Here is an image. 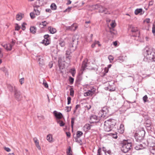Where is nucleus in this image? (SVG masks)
<instances>
[{"mask_svg":"<svg viewBox=\"0 0 155 155\" xmlns=\"http://www.w3.org/2000/svg\"><path fill=\"white\" fill-rule=\"evenodd\" d=\"M145 59H146L147 61H155V53L152 52L151 49H145L144 53Z\"/></svg>","mask_w":155,"mask_h":155,"instance_id":"1","label":"nucleus"},{"mask_svg":"<svg viewBox=\"0 0 155 155\" xmlns=\"http://www.w3.org/2000/svg\"><path fill=\"white\" fill-rule=\"evenodd\" d=\"M132 144L130 140H124L123 141L121 150L124 153L127 152L132 147Z\"/></svg>","mask_w":155,"mask_h":155,"instance_id":"2","label":"nucleus"},{"mask_svg":"<svg viewBox=\"0 0 155 155\" xmlns=\"http://www.w3.org/2000/svg\"><path fill=\"white\" fill-rule=\"evenodd\" d=\"M145 134V131L143 130L139 131L136 133L135 134V137L136 141L140 142L143 140Z\"/></svg>","mask_w":155,"mask_h":155,"instance_id":"3","label":"nucleus"},{"mask_svg":"<svg viewBox=\"0 0 155 155\" xmlns=\"http://www.w3.org/2000/svg\"><path fill=\"white\" fill-rule=\"evenodd\" d=\"M78 36L76 35V36H74L73 38V43L75 42V45H73L74 44L73 43L72 45V44L70 45L69 46V48L70 50H71L72 51H74L75 49H76V45L77 44V42H78Z\"/></svg>","mask_w":155,"mask_h":155,"instance_id":"4","label":"nucleus"},{"mask_svg":"<svg viewBox=\"0 0 155 155\" xmlns=\"http://www.w3.org/2000/svg\"><path fill=\"white\" fill-rule=\"evenodd\" d=\"M108 108L107 106L104 107L99 113V117L104 118L108 113Z\"/></svg>","mask_w":155,"mask_h":155,"instance_id":"5","label":"nucleus"},{"mask_svg":"<svg viewBox=\"0 0 155 155\" xmlns=\"http://www.w3.org/2000/svg\"><path fill=\"white\" fill-rule=\"evenodd\" d=\"M8 88L9 90L11 92L13 91L16 96H20V92L17 91L15 87L9 84L8 85Z\"/></svg>","mask_w":155,"mask_h":155,"instance_id":"6","label":"nucleus"},{"mask_svg":"<svg viewBox=\"0 0 155 155\" xmlns=\"http://www.w3.org/2000/svg\"><path fill=\"white\" fill-rule=\"evenodd\" d=\"M96 91V89L93 87H91L90 90H88L87 92L84 93V96H92L95 93Z\"/></svg>","mask_w":155,"mask_h":155,"instance_id":"7","label":"nucleus"},{"mask_svg":"<svg viewBox=\"0 0 155 155\" xmlns=\"http://www.w3.org/2000/svg\"><path fill=\"white\" fill-rule=\"evenodd\" d=\"M109 122L108 121H105L104 125V129L106 131L109 132L111 130L112 127L109 125Z\"/></svg>","mask_w":155,"mask_h":155,"instance_id":"8","label":"nucleus"},{"mask_svg":"<svg viewBox=\"0 0 155 155\" xmlns=\"http://www.w3.org/2000/svg\"><path fill=\"white\" fill-rule=\"evenodd\" d=\"M14 44L12 42L10 44H2V46L7 51H10L12 50V46Z\"/></svg>","mask_w":155,"mask_h":155,"instance_id":"9","label":"nucleus"},{"mask_svg":"<svg viewBox=\"0 0 155 155\" xmlns=\"http://www.w3.org/2000/svg\"><path fill=\"white\" fill-rule=\"evenodd\" d=\"M90 122L91 123H96L98 122L99 120L98 119L97 117L95 115H91L90 117Z\"/></svg>","mask_w":155,"mask_h":155,"instance_id":"10","label":"nucleus"},{"mask_svg":"<svg viewBox=\"0 0 155 155\" xmlns=\"http://www.w3.org/2000/svg\"><path fill=\"white\" fill-rule=\"evenodd\" d=\"M73 51H72L71 50L69 49L68 50L66 51L65 53L66 58L68 60V62L70 61V60L71 58V56H70V54Z\"/></svg>","mask_w":155,"mask_h":155,"instance_id":"11","label":"nucleus"},{"mask_svg":"<svg viewBox=\"0 0 155 155\" xmlns=\"http://www.w3.org/2000/svg\"><path fill=\"white\" fill-rule=\"evenodd\" d=\"M106 121H108L109 123V125L112 127L115 126L117 122V121L113 119H110Z\"/></svg>","mask_w":155,"mask_h":155,"instance_id":"12","label":"nucleus"},{"mask_svg":"<svg viewBox=\"0 0 155 155\" xmlns=\"http://www.w3.org/2000/svg\"><path fill=\"white\" fill-rule=\"evenodd\" d=\"M53 114L57 119H60L62 117V115L61 113L60 112H58L56 111H54Z\"/></svg>","mask_w":155,"mask_h":155,"instance_id":"13","label":"nucleus"},{"mask_svg":"<svg viewBox=\"0 0 155 155\" xmlns=\"http://www.w3.org/2000/svg\"><path fill=\"white\" fill-rule=\"evenodd\" d=\"M34 11L35 15H40L41 11V8L40 7H34Z\"/></svg>","mask_w":155,"mask_h":155,"instance_id":"14","label":"nucleus"},{"mask_svg":"<svg viewBox=\"0 0 155 155\" xmlns=\"http://www.w3.org/2000/svg\"><path fill=\"white\" fill-rule=\"evenodd\" d=\"M129 29L132 33L136 32L138 31L137 27H134L132 25H130L129 26Z\"/></svg>","mask_w":155,"mask_h":155,"instance_id":"15","label":"nucleus"},{"mask_svg":"<svg viewBox=\"0 0 155 155\" xmlns=\"http://www.w3.org/2000/svg\"><path fill=\"white\" fill-rule=\"evenodd\" d=\"M37 59L39 61V63L40 66L43 65L44 64L43 60L41 58L40 56H38L37 57Z\"/></svg>","mask_w":155,"mask_h":155,"instance_id":"16","label":"nucleus"},{"mask_svg":"<svg viewBox=\"0 0 155 155\" xmlns=\"http://www.w3.org/2000/svg\"><path fill=\"white\" fill-rule=\"evenodd\" d=\"M148 146L150 148V146H155L154 143L153 142H152V139L149 138L147 140Z\"/></svg>","mask_w":155,"mask_h":155,"instance_id":"17","label":"nucleus"},{"mask_svg":"<svg viewBox=\"0 0 155 155\" xmlns=\"http://www.w3.org/2000/svg\"><path fill=\"white\" fill-rule=\"evenodd\" d=\"M148 146L150 148V146H155L154 143L153 142H152V139L149 138L147 140Z\"/></svg>","mask_w":155,"mask_h":155,"instance_id":"18","label":"nucleus"},{"mask_svg":"<svg viewBox=\"0 0 155 155\" xmlns=\"http://www.w3.org/2000/svg\"><path fill=\"white\" fill-rule=\"evenodd\" d=\"M24 17V14L19 13H18L16 15V19L18 21L21 20Z\"/></svg>","mask_w":155,"mask_h":155,"instance_id":"19","label":"nucleus"},{"mask_svg":"<svg viewBox=\"0 0 155 155\" xmlns=\"http://www.w3.org/2000/svg\"><path fill=\"white\" fill-rule=\"evenodd\" d=\"M91 126L90 124H86L83 127L84 130L85 131H87L91 129Z\"/></svg>","mask_w":155,"mask_h":155,"instance_id":"20","label":"nucleus"},{"mask_svg":"<svg viewBox=\"0 0 155 155\" xmlns=\"http://www.w3.org/2000/svg\"><path fill=\"white\" fill-rule=\"evenodd\" d=\"M146 147L145 146H143V145L142 144H140V145H137L135 147V149L137 150H141L145 148Z\"/></svg>","mask_w":155,"mask_h":155,"instance_id":"21","label":"nucleus"},{"mask_svg":"<svg viewBox=\"0 0 155 155\" xmlns=\"http://www.w3.org/2000/svg\"><path fill=\"white\" fill-rule=\"evenodd\" d=\"M124 130V125L123 124H121L119 128L118 129V131L120 133H123Z\"/></svg>","mask_w":155,"mask_h":155,"instance_id":"22","label":"nucleus"},{"mask_svg":"<svg viewBox=\"0 0 155 155\" xmlns=\"http://www.w3.org/2000/svg\"><path fill=\"white\" fill-rule=\"evenodd\" d=\"M87 64L86 61L83 62L81 69V71H82V72L85 69V68L87 67Z\"/></svg>","mask_w":155,"mask_h":155,"instance_id":"23","label":"nucleus"},{"mask_svg":"<svg viewBox=\"0 0 155 155\" xmlns=\"http://www.w3.org/2000/svg\"><path fill=\"white\" fill-rule=\"evenodd\" d=\"M78 26L76 24H74L70 27V29L72 31H74L77 28Z\"/></svg>","mask_w":155,"mask_h":155,"instance_id":"24","label":"nucleus"},{"mask_svg":"<svg viewBox=\"0 0 155 155\" xmlns=\"http://www.w3.org/2000/svg\"><path fill=\"white\" fill-rule=\"evenodd\" d=\"M48 29L50 33L51 34H54L56 32V30L55 28L51 27H49Z\"/></svg>","mask_w":155,"mask_h":155,"instance_id":"25","label":"nucleus"},{"mask_svg":"<svg viewBox=\"0 0 155 155\" xmlns=\"http://www.w3.org/2000/svg\"><path fill=\"white\" fill-rule=\"evenodd\" d=\"M47 140L50 142H53L52 140V136L51 134H48L47 136Z\"/></svg>","mask_w":155,"mask_h":155,"instance_id":"26","label":"nucleus"},{"mask_svg":"<svg viewBox=\"0 0 155 155\" xmlns=\"http://www.w3.org/2000/svg\"><path fill=\"white\" fill-rule=\"evenodd\" d=\"M33 7H38L39 6V1L38 0H36L34 3L32 4Z\"/></svg>","mask_w":155,"mask_h":155,"instance_id":"27","label":"nucleus"},{"mask_svg":"<svg viewBox=\"0 0 155 155\" xmlns=\"http://www.w3.org/2000/svg\"><path fill=\"white\" fill-rule=\"evenodd\" d=\"M30 30L31 32L33 34H35L36 31V28L35 26L31 27L30 28Z\"/></svg>","mask_w":155,"mask_h":155,"instance_id":"28","label":"nucleus"},{"mask_svg":"<svg viewBox=\"0 0 155 155\" xmlns=\"http://www.w3.org/2000/svg\"><path fill=\"white\" fill-rule=\"evenodd\" d=\"M149 149L151 153H152L153 155H155V146H150Z\"/></svg>","mask_w":155,"mask_h":155,"instance_id":"29","label":"nucleus"},{"mask_svg":"<svg viewBox=\"0 0 155 155\" xmlns=\"http://www.w3.org/2000/svg\"><path fill=\"white\" fill-rule=\"evenodd\" d=\"M42 43L44 44L45 45H47L50 44V41L49 39H44L42 40Z\"/></svg>","mask_w":155,"mask_h":155,"instance_id":"30","label":"nucleus"},{"mask_svg":"<svg viewBox=\"0 0 155 155\" xmlns=\"http://www.w3.org/2000/svg\"><path fill=\"white\" fill-rule=\"evenodd\" d=\"M48 23L46 22L45 21H42L39 23V26L40 27L43 28L44 26H46L47 24Z\"/></svg>","mask_w":155,"mask_h":155,"instance_id":"31","label":"nucleus"},{"mask_svg":"<svg viewBox=\"0 0 155 155\" xmlns=\"http://www.w3.org/2000/svg\"><path fill=\"white\" fill-rule=\"evenodd\" d=\"M98 45V46L100 47L101 45L100 44L99 42L98 41H95L94 43L91 45V47L92 48H94L96 45Z\"/></svg>","mask_w":155,"mask_h":155,"instance_id":"32","label":"nucleus"},{"mask_svg":"<svg viewBox=\"0 0 155 155\" xmlns=\"http://www.w3.org/2000/svg\"><path fill=\"white\" fill-rule=\"evenodd\" d=\"M142 8H137L136 9L134 12L135 14L136 15H138L139 13L142 12Z\"/></svg>","mask_w":155,"mask_h":155,"instance_id":"33","label":"nucleus"},{"mask_svg":"<svg viewBox=\"0 0 155 155\" xmlns=\"http://www.w3.org/2000/svg\"><path fill=\"white\" fill-rule=\"evenodd\" d=\"M59 44L61 47H64L65 45V42L64 40H60L59 41Z\"/></svg>","mask_w":155,"mask_h":155,"instance_id":"34","label":"nucleus"},{"mask_svg":"<svg viewBox=\"0 0 155 155\" xmlns=\"http://www.w3.org/2000/svg\"><path fill=\"white\" fill-rule=\"evenodd\" d=\"M70 72L72 74V76L73 77H74L75 75V74L76 73V71H75V69L74 68L71 69L70 71Z\"/></svg>","mask_w":155,"mask_h":155,"instance_id":"35","label":"nucleus"},{"mask_svg":"<svg viewBox=\"0 0 155 155\" xmlns=\"http://www.w3.org/2000/svg\"><path fill=\"white\" fill-rule=\"evenodd\" d=\"M52 10H56L57 8V6L54 3L51 4L50 6Z\"/></svg>","mask_w":155,"mask_h":155,"instance_id":"36","label":"nucleus"},{"mask_svg":"<svg viewBox=\"0 0 155 155\" xmlns=\"http://www.w3.org/2000/svg\"><path fill=\"white\" fill-rule=\"evenodd\" d=\"M57 122L59 124L60 126L61 127L64 126L65 124L64 123L63 121L60 120H57Z\"/></svg>","mask_w":155,"mask_h":155,"instance_id":"37","label":"nucleus"},{"mask_svg":"<svg viewBox=\"0 0 155 155\" xmlns=\"http://www.w3.org/2000/svg\"><path fill=\"white\" fill-rule=\"evenodd\" d=\"M110 135L114 139H117V133L116 132L114 133H110Z\"/></svg>","mask_w":155,"mask_h":155,"instance_id":"38","label":"nucleus"},{"mask_svg":"<svg viewBox=\"0 0 155 155\" xmlns=\"http://www.w3.org/2000/svg\"><path fill=\"white\" fill-rule=\"evenodd\" d=\"M83 134L82 131H78L77 132V137H80Z\"/></svg>","mask_w":155,"mask_h":155,"instance_id":"39","label":"nucleus"},{"mask_svg":"<svg viewBox=\"0 0 155 155\" xmlns=\"http://www.w3.org/2000/svg\"><path fill=\"white\" fill-rule=\"evenodd\" d=\"M42 84L45 87L47 88L48 87V85L45 79L43 80Z\"/></svg>","mask_w":155,"mask_h":155,"instance_id":"40","label":"nucleus"},{"mask_svg":"<svg viewBox=\"0 0 155 155\" xmlns=\"http://www.w3.org/2000/svg\"><path fill=\"white\" fill-rule=\"evenodd\" d=\"M118 60L120 62H122L124 60V57L123 56H120L118 57Z\"/></svg>","mask_w":155,"mask_h":155,"instance_id":"41","label":"nucleus"},{"mask_svg":"<svg viewBox=\"0 0 155 155\" xmlns=\"http://www.w3.org/2000/svg\"><path fill=\"white\" fill-rule=\"evenodd\" d=\"M35 143L36 145V146L38 148L39 150H40L41 147L39 144L38 141V140H35Z\"/></svg>","mask_w":155,"mask_h":155,"instance_id":"42","label":"nucleus"},{"mask_svg":"<svg viewBox=\"0 0 155 155\" xmlns=\"http://www.w3.org/2000/svg\"><path fill=\"white\" fill-rule=\"evenodd\" d=\"M101 151V148H99L97 150V155H102Z\"/></svg>","mask_w":155,"mask_h":155,"instance_id":"43","label":"nucleus"},{"mask_svg":"<svg viewBox=\"0 0 155 155\" xmlns=\"http://www.w3.org/2000/svg\"><path fill=\"white\" fill-rule=\"evenodd\" d=\"M35 12H31L30 13V15L31 18L33 19L35 17Z\"/></svg>","mask_w":155,"mask_h":155,"instance_id":"44","label":"nucleus"},{"mask_svg":"<svg viewBox=\"0 0 155 155\" xmlns=\"http://www.w3.org/2000/svg\"><path fill=\"white\" fill-rule=\"evenodd\" d=\"M108 59L110 61V62H111V61L114 60V58L112 56L110 55L108 56Z\"/></svg>","mask_w":155,"mask_h":155,"instance_id":"45","label":"nucleus"},{"mask_svg":"<svg viewBox=\"0 0 155 155\" xmlns=\"http://www.w3.org/2000/svg\"><path fill=\"white\" fill-rule=\"evenodd\" d=\"M75 118H71V127L72 128L73 127V125L74 123Z\"/></svg>","mask_w":155,"mask_h":155,"instance_id":"46","label":"nucleus"},{"mask_svg":"<svg viewBox=\"0 0 155 155\" xmlns=\"http://www.w3.org/2000/svg\"><path fill=\"white\" fill-rule=\"evenodd\" d=\"M20 26H19L18 24H16V26L15 27V30L18 31L20 29Z\"/></svg>","mask_w":155,"mask_h":155,"instance_id":"47","label":"nucleus"},{"mask_svg":"<svg viewBox=\"0 0 155 155\" xmlns=\"http://www.w3.org/2000/svg\"><path fill=\"white\" fill-rule=\"evenodd\" d=\"M71 107H66V110L67 112H68L71 111Z\"/></svg>","mask_w":155,"mask_h":155,"instance_id":"48","label":"nucleus"},{"mask_svg":"<svg viewBox=\"0 0 155 155\" xmlns=\"http://www.w3.org/2000/svg\"><path fill=\"white\" fill-rule=\"evenodd\" d=\"M144 22H146L147 23L150 22V19L149 18H147L143 21Z\"/></svg>","mask_w":155,"mask_h":155,"instance_id":"49","label":"nucleus"},{"mask_svg":"<svg viewBox=\"0 0 155 155\" xmlns=\"http://www.w3.org/2000/svg\"><path fill=\"white\" fill-rule=\"evenodd\" d=\"M25 25H26V24L24 23H23L22 25L21 29L23 30H24L25 29Z\"/></svg>","mask_w":155,"mask_h":155,"instance_id":"50","label":"nucleus"},{"mask_svg":"<svg viewBox=\"0 0 155 155\" xmlns=\"http://www.w3.org/2000/svg\"><path fill=\"white\" fill-rule=\"evenodd\" d=\"M71 148L70 147L68 149V151H67V154L68 155H72V154L71 153Z\"/></svg>","mask_w":155,"mask_h":155,"instance_id":"51","label":"nucleus"},{"mask_svg":"<svg viewBox=\"0 0 155 155\" xmlns=\"http://www.w3.org/2000/svg\"><path fill=\"white\" fill-rule=\"evenodd\" d=\"M152 32L153 34H154L155 33V25L154 24L153 25Z\"/></svg>","mask_w":155,"mask_h":155,"instance_id":"52","label":"nucleus"},{"mask_svg":"<svg viewBox=\"0 0 155 155\" xmlns=\"http://www.w3.org/2000/svg\"><path fill=\"white\" fill-rule=\"evenodd\" d=\"M24 78H21L19 80V82L20 84H22L23 83H24Z\"/></svg>","mask_w":155,"mask_h":155,"instance_id":"53","label":"nucleus"},{"mask_svg":"<svg viewBox=\"0 0 155 155\" xmlns=\"http://www.w3.org/2000/svg\"><path fill=\"white\" fill-rule=\"evenodd\" d=\"M106 155H112L111 152L110 150H108L107 152H105Z\"/></svg>","mask_w":155,"mask_h":155,"instance_id":"54","label":"nucleus"},{"mask_svg":"<svg viewBox=\"0 0 155 155\" xmlns=\"http://www.w3.org/2000/svg\"><path fill=\"white\" fill-rule=\"evenodd\" d=\"M74 78H72L71 77H70L69 78V81L71 83H73V81H74Z\"/></svg>","mask_w":155,"mask_h":155,"instance_id":"55","label":"nucleus"},{"mask_svg":"<svg viewBox=\"0 0 155 155\" xmlns=\"http://www.w3.org/2000/svg\"><path fill=\"white\" fill-rule=\"evenodd\" d=\"M71 97H68V104H69L71 102Z\"/></svg>","mask_w":155,"mask_h":155,"instance_id":"56","label":"nucleus"},{"mask_svg":"<svg viewBox=\"0 0 155 155\" xmlns=\"http://www.w3.org/2000/svg\"><path fill=\"white\" fill-rule=\"evenodd\" d=\"M44 39H49V35H46L44 36Z\"/></svg>","mask_w":155,"mask_h":155,"instance_id":"57","label":"nucleus"},{"mask_svg":"<svg viewBox=\"0 0 155 155\" xmlns=\"http://www.w3.org/2000/svg\"><path fill=\"white\" fill-rule=\"evenodd\" d=\"M71 7H68L67 9H66L64 11V12H66L67 11H70L71 10Z\"/></svg>","mask_w":155,"mask_h":155,"instance_id":"58","label":"nucleus"},{"mask_svg":"<svg viewBox=\"0 0 155 155\" xmlns=\"http://www.w3.org/2000/svg\"><path fill=\"white\" fill-rule=\"evenodd\" d=\"M4 149L6 151L8 152H10L11 150L8 147H5L4 148Z\"/></svg>","mask_w":155,"mask_h":155,"instance_id":"59","label":"nucleus"},{"mask_svg":"<svg viewBox=\"0 0 155 155\" xmlns=\"http://www.w3.org/2000/svg\"><path fill=\"white\" fill-rule=\"evenodd\" d=\"M110 25L111 27L112 28H114L115 26V24L114 22H112L111 24Z\"/></svg>","mask_w":155,"mask_h":155,"instance_id":"60","label":"nucleus"},{"mask_svg":"<svg viewBox=\"0 0 155 155\" xmlns=\"http://www.w3.org/2000/svg\"><path fill=\"white\" fill-rule=\"evenodd\" d=\"M85 107L87 108L88 110H89L91 107V106L90 105H86Z\"/></svg>","mask_w":155,"mask_h":155,"instance_id":"61","label":"nucleus"},{"mask_svg":"<svg viewBox=\"0 0 155 155\" xmlns=\"http://www.w3.org/2000/svg\"><path fill=\"white\" fill-rule=\"evenodd\" d=\"M2 49L0 48V58H1L3 56L2 53Z\"/></svg>","mask_w":155,"mask_h":155,"instance_id":"62","label":"nucleus"},{"mask_svg":"<svg viewBox=\"0 0 155 155\" xmlns=\"http://www.w3.org/2000/svg\"><path fill=\"white\" fill-rule=\"evenodd\" d=\"M147 98L148 97H143V101L144 102L148 101Z\"/></svg>","mask_w":155,"mask_h":155,"instance_id":"63","label":"nucleus"},{"mask_svg":"<svg viewBox=\"0 0 155 155\" xmlns=\"http://www.w3.org/2000/svg\"><path fill=\"white\" fill-rule=\"evenodd\" d=\"M153 4V2L152 1L150 2L149 4V5L150 6L152 5Z\"/></svg>","mask_w":155,"mask_h":155,"instance_id":"64","label":"nucleus"}]
</instances>
